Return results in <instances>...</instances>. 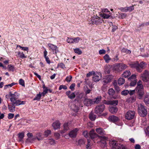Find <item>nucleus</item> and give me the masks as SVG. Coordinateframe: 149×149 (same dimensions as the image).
Instances as JSON below:
<instances>
[{
  "label": "nucleus",
  "instance_id": "nucleus-52",
  "mask_svg": "<svg viewBox=\"0 0 149 149\" xmlns=\"http://www.w3.org/2000/svg\"><path fill=\"white\" fill-rule=\"evenodd\" d=\"M58 67H59L63 69H64L65 68V65L62 63L58 64Z\"/></svg>",
  "mask_w": 149,
  "mask_h": 149
},
{
  "label": "nucleus",
  "instance_id": "nucleus-42",
  "mask_svg": "<svg viewBox=\"0 0 149 149\" xmlns=\"http://www.w3.org/2000/svg\"><path fill=\"white\" fill-rule=\"evenodd\" d=\"M24 136V133L22 132L18 134V137L20 138L19 141H21Z\"/></svg>",
  "mask_w": 149,
  "mask_h": 149
},
{
  "label": "nucleus",
  "instance_id": "nucleus-23",
  "mask_svg": "<svg viewBox=\"0 0 149 149\" xmlns=\"http://www.w3.org/2000/svg\"><path fill=\"white\" fill-rule=\"evenodd\" d=\"M96 131L98 134L102 135H104L105 134V132L103 129L101 128H98L96 129Z\"/></svg>",
  "mask_w": 149,
  "mask_h": 149
},
{
  "label": "nucleus",
  "instance_id": "nucleus-22",
  "mask_svg": "<svg viewBox=\"0 0 149 149\" xmlns=\"http://www.w3.org/2000/svg\"><path fill=\"white\" fill-rule=\"evenodd\" d=\"M60 123L59 121H56L53 123L52 126L55 130L59 128L60 127Z\"/></svg>",
  "mask_w": 149,
  "mask_h": 149
},
{
  "label": "nucleus",
  "instance_id": "nucleus-35",
  "mask_svg": "<svg viewBox=\"0 0 149 149\" xmlns=\"http://www.w3.org/2000/svg\"><path fill=\"white\" fill-rule=\"evenodd\" d=\"M137 82V80L136 79L131 80L130 83V85L132 86H134L136 84Z\"/></svg>",
  "mask_w": 149,
  "mask_h": 149
},
{
  "label": "nucleus",
  "instance_id": "nucleus-12",
  "mask_svg": "<svg viewBox=\"0 0 149 149\" xmlns=\"http://www.w3.org/2000/svg\"><path fill=\"white\" fill-rule=\"evenodd\" d=\"M141 75L142 79L144 81H147L149 79V72L146 70L141 74Z\"/></svg>",
  "mask_w": 149,
  "mask_h": 149
},
{
  "label": "nucleus",
  "instance_id": "nucleus-26",
  "mask_svg": "<svg viewBox=\"0 0 149 149\" xmlns=\"http://www.w3.org/2000/svg\"><path fill=\"white\" fill-rule=\"evenodd\" d=\"M131 74V72L129 70H126L125 71L123 74H122L123 77L125 78H127Z\"/></svg>",
  "mask_w": 149,
  "mask_h": 149
},
{
  "label": "nucleus",
  "instance_id": "nucleus-10",
  "mask_svg": "<svg viewBox=\"0 0 149 149\" xmlns=\"http://www.w3.org/2000/svg\"><path fill=\"white\" fill-rule=\"evenodd\" d=\"M107 138L105 136H101V139L100 141H98V143L102 148H104L107 146L106 141L107 140Z\"/></svg>",
  "mask_w": 149,
  "mask_h": 149
},
{
  "label": "nucleus",
  "instance_id": "nucleus-50",
  "mask_svg": "<svg viewBox=\"0 0 149 149\" xmlns=\"http://www.w3.org/2000/svg\"><path fill=\"white\" fill-rule=\"evenodd\" d=\"M136 75L135 74H132L130 77H129L128 78V79L129 80H131L132 79V80L134 79V80H135L134 79H136Z\"/></svg>",
  "mask_w": 149,
  "mask_h": 149
},
{
  "label": "nucleus",
  "instance_id": "nucleus-7",
  "mask_svg": "<svg viewBox=\"0 0 149 149\" xmlns=\"http://www.w3.org/2000/svg\"><path fill=\"white\" fill-rule=\"evenodd\" d=\"M105 108V105L104 104H100L95 107V112L97 114H100L103 111Z\"/></svg>",
  "mask_w": 149,
  "mask_h": 149
},
{
  "label": "nucleus",
  "instance_id": "nucleus-19",
  "mask_svg": "<svg viewBox=\"0 0 149 149\" xmlns=\"http://www.w3.org/2000/svg\"><path fill=\"white\" fill-rule=\"evenodd\" d=\"M102 97L98 96L97 97L92 99L93 104H98L99 103L101 100Z\"/></svg>",
  "mask_w": 149,
  "mask_h": 149
},
{
  "label": "nucleus",
  "instance_id": "nucleus-58",
  "mask_svg": "<svg viewBox=\"0 0 149 149\" xmlns=\"http://www.w3.org/2000/svg\"><path fill=\"white\" fill-rule=\"evenodd\" d=\"M14 116V115L13 113H10L8 114V118L9 119H11L13 118Z\"/></svg>",
  "mask_w": 149,
  "mask_h": 149
},
{
  "label": "nucleus",
  "instance_id": "nucleus-38",
  "mask_svg": "<svg viewBox=\"0 0 149 149\" xmlns=\"http://www.w3.org/2000/svg\"><path fill=\"white\" fill-rule=\"evenodd\" d=\"M134 10V7L132 6L130 7H126V12L127 11L131 12Z\"/></svg>",
  "mask_w": 149,
  "mask_h": 149
},
{
  "label": "nucleus",
  "instance_id": "nucleus-32",
  "mask_svg": "<svg viewBox=\"0 0 149 149\" xmlns=\"http://www.w3.org/2000/svg\"><path fill=\"white\" fill-rule=\"evenodd\" d=\"M85 143V141L82 139H81L78 141V145L81 146L83 145Z\"/></svg>",
  "mask_w": 149,
  "mask_h": 149
},
{
  "label": "nucleus",
  "instance_id": "nucleus-15",
  "mask_svg": "<svg viewBox=\"0 0 149 149\" xmlns=\"http://www.w3.org/2000/svg\"><path fill=\"white\" fill-rule=\"evenodd\" d=\"M48 45L50 49L52 50L54 54H56L59 51L56 46L50 43H49Z\"/></svg>",
  "mask_w": 149,
  "mask_h": 149
},
{
  "label": "nucleus",
  "instance_id": "nucleus-29",
  "mask_svg": "<svg viewBox=\"0 0 149 149\" xmlns=\"http://www.w3.org/2000/svg\"><path fill=\"white\" fill-rule=\"evenodd\" d=\"M104 71L107 74H110L111 71V68L109 66H105L104 68Z\"/></svg>",
  "mask_w": 149,
  "mask_h": 149
},
{
  "label": "nucleus",
  "instance_id": "nucleus-16",
  "mask_svg": "<svg viewBox=\"0 0 149 149\" xmlns=\"http://www.w3.org/2000/svg\"><path fill=\"white\" fill-rule=\"evenodd\" d=\"M84 103L85 105L87 106H89L92 104H93L92 99L88 98H86L84 99Z\"/></svg>",
  "mask_w": 149,
  "mask_h": 149
},
{
  "label": "nucleus",
  "instance_id": "nucleus-48",
  "mask_svg": "<svg viewBox=\"0 0 149 149\" xmlns=\"http://www.w3.org/2000/svg\"><path fill=\"white\" fill-rule=\"evenodd\" d=\"M95 72L94 71H92L91 72H90L88 73L87 74H86V77H89L93 75H94Z\"/></svg>",
  "mask_w": 149,
  "mask_h": 149
},
{
  "label": "nucleus",
  "instance_id": "nucleus-17",
  "mask_svg": "<svg viewBox=\"0 0 149 149\" xmlns=\"http://www.w3.org/2000/svg\"><path fill=\"white\" fill-rule=\"evenodd\" d=\"M136 97L135 95H132L126 99V102L128 103H132L135 102L136 100Z\"/></svg>",
  "mask_w": 149,
  "mask_h": 149
},
{
  "label": "nucleus",
  "instance_id": "nucleus-28",
  "mask_svg": "<svg viewBox=\"0 0 149 149\" xmlns=\"http://www.w3.org/2000/svg\"><path fill=\"white\" fill-rule=\"evenodd\" d=\"M104 59L107 63H108L109 61L111 60V58L109 57V55L107 54H105L103 57Z\"/></svg>",
  "mask_w": 149,
  "mask_h": 149
},
{
  "label": "nucleus",
  "instance_id": "nucleus-54",
  "mask_svg": "<svg viewBox=\"0 0 149 149\" xmlns=\"http://www.w3.org/2000/svg\"><path fill=\"white\" fill-rule=\"evenodd\" d=\"M48 142L51 145L55 143V141L53 139H50L48 140Z\"/></svg>",
  "mask_w": 149,
  "mask_h": 149
},
{
  "label": "nucleus",
  "instance_id": "nucleus-13",
  "mask_svg": "<svg viewBox=\"0 0 149 149\" xmlns=\"http://www.w3.org/2000/svg\"><path fill=\"white\" fill-rule=\"evenodd\" d=\"M102 77V74L100 73H95L93 77V80L95 82L98 81Z\"/></svg>",
  "mask_w": 149,
  "mask_h": 149
},
{
  "label": "nucleus",
  "instance_id": "nucleus-8",
  "mask_svg": "<svg viewBox=\"0 0 149 149\" xmlns=\"http://www.w3.org/2000/svg\"><path fill=\"white\" fill-rule=\"evenodd\" d=\"M91 21L92 24L98 25L102 23L103 21L102 18L96 16L92 17Z\"/></svg>",
  "mask_w": 149,
  "mask_h": 149
},
{
  "label": "nucleus",
  "instance_id": "nucleus-43",
  "mask_svg": "<svg viewBox=\"0 0 149 149\" xmlns=\"http://www.w3.org/2000/svg\"><path fill=\"white\" fill-rule=\"evenodd\" d=\"M75 97V92H73L71 93L68 96V97L71 99H74Z\"/></svg>",
  "mask_w": 149,
  "mask_h": 149
},
{
  "label": "nucleus",
  "instance_id": "nucleus-2",
  "mask_svg": "<svg viewBox=\"0 0 149 149\" xmlns=\"http://www.w3.org/2000/svg\"><path fill=\"white\" fill-rule=\"evenodd\" d=\"M109 145L112 149H129L124 145H120L116 141H110Z\"/></svg>",
  "mask_w": 149,
  "mask_h": 149
},
{
  "label": "nucleus",
  "instance_id": "nucleus-6",
  "mask_svg": "<svg viewBox=\"0 0 149 149\" xmlns=\"http://www.w3.org/2000/svg\"><path fill=\"white\" fill-rule=\"evenodd\" d=\"M127 67V66L125 64L118 63L116 64L114 68L115 70L119 72L126 69Z\"/></svg>",
  "mask_w": 149,
  "mask_h": 149
},
{
  "label": "nucleus",
  "instance_id": "nucleus-44",
  "mask_svg": "<svg viewBox=\"0 0 149 149\" xmlns=\"http://www.w3.org/2000/svg\"><path fill=\"white\" fill-rule=\"evenodd\" d=\"M8 69L10 70L13 71L15 69L13 66L11 65H8L7 66Z\"/></svg>",
  "mask_w": 149,
  "mask_h": 149
},
{
  "label": "nucleus",
  "instance_id": "nucleus-49",
  "mask_svg": "<svg viewBox=\"0 0 149 149\" xmlns=\"http://www.w3.org/2000/svg\"><path fill=\"white\" fill-rule=\"evenodd\" d=\"M135 90H136V89L134 90H130L129 91V93L130 95L131 96L134 95L135 93Z\"/></svg>",
  "mask_w": 149,
  "mask_h": 149
},
{
  "label": "nucleus",
  "instance_id": "nucleus-1",
  "mask_svg": "<svg viewBox=\"0 0 149 149\" xmlns=\"http://www.w3.org/2000/svg\"><path fill=\"white\" fill-rule=\"evenodd\" d=\"M19 94L17 92L12 93L11 97L10 98L11 102L16 106H19L21 104H24L25 102L18 100L19 98Z\"/></svg>",
  "mask_w": 149,
  "mask_h": 149
},
{
  "label": "nucleus",
  "instance_id": "nucleus-41",
  "mask_svg": "<svg viewBox=\"0 0 149 149\" xmlns=\"http://www.w3.org/2000/svg\"><path fill=\"white\" fill-rule=\"evenodd\" d=\"M121 52H122L125 53H126L130 54L131 53V52L130 50H128L125 48H123L122 49Z\"/></svg>",
  "mask_w": 149,
  "mask_h": 149
},
{
  "label": "nucleus",
  "instance_id": "nucleus-3",
  "mask_svg": "<svg viewBox=\"0 0 149 149\" xmlns=\"http://www.w3.org/2000/svg\"><path fill=\"white\" fill-rule=\"evenodd\" d=\"M147 64L146 63L142 62L139 63L137 62L132 65V67L136 68V71L139 72H141L146 67Z\"/></svg>",
  "mask_w": 149,
  "mask_h": 149
},
{
  "label": "nucleus",
  "instance_id": "nucleus-14",
  "mask_svg": "<svg viewBox=\"0 0 149 149\" xmlns=\"http://www.w3.org/2000/svg\"><path fill=\"white\" fill-rule=\"evenodd\" d=\"M89 135L91 139L93 140L99 137L98 135L95 132V130H92L90 132Z\"/></svg>",
  "mask_w": 149,
  "mask_h": 149
},
{
  "label": "nucleus",
  "instance_id": "nucleus-18",
  "mask_svg": "<svg viewBox=\"0 0 149 149\" xmlns=\"http://www.w3.org/2000/svg\"><path fill=\"white\" fill-rule=\"evenodd\" d=\"M78 131V130L77 128H75L71 131L69 133V136L71 138L75 137L77 135V132Z\"/></svg>",
  "mask_w": 149,
  "mask_h": 149
},
{
  "label": "nucleus",
  "instance_id": "nucleus-27",
  "mask_svg": "<svg viewBox=\"0 0 149 149\" xmlns=\"http://www.w3.org/2000/svg\"><path fill=\"white\" fill-rule=\"evenodd\" d=\"M89 117L90 119L92 121H94L96 118V115L91 112L89 114Z\"/></svg>",
  "mask_w": 149,
  "mask_h": 149
},
{
  "label": "nucleus",
  "instance_id": "nucleus-61",
  "mask_svg": "<svg viewBox=\"0 0 149 149\" xmlns=\"http://www.w3.org/2000/svg\"><path fill=\"white\" fill-rule=\"evenodd\" d=\"M110 17V15H107L104 13L102 14V17L104 18H108Z\"/></svg>",
  "mask_w": 149,
  "mask_h": 149
},
{
  "label": "nucleus",
  "instance_id": "nucleus-64",
  "mask_svg": "<svg viewBox=\"0 0 149 149\" xmlns=\"http://www.w3.org/2000/svg\"><path fill=\"white\" fill-rule=\"evenodd\" d=\"M145 132L146 134L149 135V127H148L146 128L145 130Z\"/></svg>",
  "mask_w": 149,
  "mask_h": 149
},
{
  "label": "nucleus",
  "instance_id": "nucleus-47",
  "mask_svg": "<svg viewBox=\"0 0 149 149\" xmlns=\"http://www.w3.org/2000/svg\"><path fill=\"white\" fill-rule=\"evenodd\" d=\"M19 84L21 85L22 86H24L25 84L24 80L22 79H20L19 80Z\"/></svg>",
  "mask_w": 149,
  "mask_h": 149
},
{
  "label": "nucleus",
  "instance_id": "nucleus-62",
  "mask_svg": "<svg viewBox=\"0 0 149 149\" xmlns=\"http://www.w3.org/2000/svg\"><path fill=\"white\" fill-rule=\"evenodd\" d=\"M35 138L32 139L31 138H27L26 141V142H32L35 139Z\"/></svg>",
  "mask_w": 149,
  "mask_h": 149
},
{
  "label": "nucleus",
  "instance_id": "nucleus-21",
  "mask_svg": "<svg viewBox=\"0 0 149 149\" xmlns=\"http://www.w3.org/2000/svg\"><path fill=\"white\" fill-rule=\"evenodd\" d=\"M14 104H15L12 103L11 104L8 105V109L11 112H13L15 111V107Z\"/></svg>",
  "mask_w": 149,
  "mask_h": 149
},
{
  "label": "nucleus",
  "instance_id": "nucleus-33",
  "mask_svg": "<svg viewBox=\"0 0 149 149\" xmlns=\"http://www.w3.org/2000/svg\"><path fill=\"white\" fill-rule=\"evenodd\" d=\"M74 52L80 55L82 53V52L80 49L78 48H76L74 49Z\"/></svg>",
  "mask_w": 149,
  "mask_h": 149
},
{
  "label": "nucleus",
  "instance_id": "nucleus-37",
  "mask_svg": "<svg viewBox=\"0 0 149 149\" xmlns=\"http://www.w3.org/2000/svg\"><path fill=\"white\" fill-rule=\"evenodd\" d=\"M129 93V91L127 90H125L123 91L121 93L122 95L126 96L128 95Z\"/></svg>",
  "mask_w": 149,
  "mask_h": 149
},
{
  "label": "nucleus",
  "instance_id": "nucleus-30",
  "mask_svg": "<svg viewBox=\"0 0 149 149\" xmlns=\"http://www.w3.org/2000/svg\"><path fill=\"white\" fill-rule=\"evenodd\" d=\"M109 105L116 106L118 105V100H109Z\"/></svg>",
  "mask_w": 149,
  "mask_h": 149
},
{
  "label": "nucleus",
  "instance_id": "nucleus-60",
  "mask_svg": "<svg viewBox=\"0 0 149 149\" xmlns=\"http://www.w3.org/2000/svg\"><path fill=\"white\" fill-rule=\"evenodd\" d=\"M14 85H15V83H12L10 84L6 85L5 86L4 88L6 89L8 86L11 87Z\"/></svg>",
  "mask_w": 149,
  "mask_h": 149
},
{
  "label": "nucleus",
  "instance_id": "nucleus-45",
  "mask_svg": "<svg viewBox=\"0 0 149 149\" xmlns=\"http://www.w3.org/2000/svg\"><path fill=\"white\" fill-rule=\"evenodd\" d=\"M72 77L71 75H69L65 79V80L68 82H70L72 79Z\"/></svg>",
  "mask_w": 149,
  "mask_h": 149
},
{
  "label": "nucleus",
  "instance_id": "nucleus-31",
  "mask_svg": "<svg viewBox=\"0 0 149 149\" xmlns=\"http://www.w3.org/2000/svg\"><path fill=\"white\" fill-rule=\"evenodd\" d=\"M125 82V80L124 79L120 78L118 81V84L119 85H121Z\"/></svg>",
  "mask_w": 149,
  "mask_h": 149
},
{
  "label": "nucleus",
  "instance_id": "nucleus-36",
  "mask_svg": "<svg viewBox=\"0 0 149 149\" xmlns=\"http://www.w3.org/2000/svg\"><path fill=\"white\" fill-rule=\"evenodd\" d=\"M41 95L40 93H39V94H37L36 96L33 99V100H37L38 101L40 100Z\"/></svg>",
  "mask_w": 149,
  "mask_h": 149
},
{
  "label": "nucleus",
  "instance_id": "nucleus-9",
  "mask_svg": "<svg viewBox=\"0 0 149 149\" xmlns=\"http://www.w3.org/2000/svg\"><path fill=\"white\" fill-rule=\"evenodd\" d=\"M135 114V111L130 110L127 111L125 114V118L128 120H130L133 118Z\"/></svg>",
  "mask_w": 149,
  "mask_h": 149
},
{
  "label": "nucleus",
  "instance_id": "nucleus-40",
  "mask_svg": "<svg viewBox=\"0 0 149 149\" xmlns=\"http://www.w3.org/2000/svg\"><path fill=\"white\" fill-rule=\"evenodd\" d=\"M64 130L66 131L68 130L69 128L68 127V123H65L63 125Z\"/></svg>",
  "mask_w": 149,
  "mask_h": 149
},
{
  "label": "nucleus",
  "instance_id": "nucleus-53",
  "mask_svg": "<svg viewBox=\"0 0 149 149\" xmlns=\"http://www.w3.org/2000/svg\"><path fill=\"white\" fill-rule=\"evenodd\" d=\"M41 134L40 133H38L37 134V136L36 137V138L38 139V140H40L42 139V138L41 137ZM36 139V138H35Z\"/></svg>",
  "mask_w": 149,
  "mask_h": 149
},
{
  "label": "nucleus",
  "instance_id": "nucleus-34",
  "mask_svg": "<svg viewBox=\"0 0 149 149\" xmlns=\"http://www.w3.org/2000/svg\"><path fill=\"white\" fill-rule=\"evenodd\" d=\"M115 91L112 88L109 89L108 90V93L109 95H113L115 93Z\"/></svg>",
  "mask_w": 149,
  "mask_h": 149
},
{
  "label": "nucleus",
  "instance_id": "nucleus-5",
  "mask_svg": "<svg viewBox=\"0 0 149 149\" xmlns=\"http://www.w3.org/2000/svg\"><path fill=\"white\" fill-rule=\"evenodd\" d=\"M136 90L137 91V98L139 99H142L144 94L143 85L138 86H136Z\"/></svg>",
  "mask_w": 149,
  "mask_h": 149
},
{
  "label": "nucleus",
  "instance_id": "nucleus-55",
  "mask_svg": "<svg viewBox=\"0 0 149 149\" xmlns=\"http://www.w3.org/2000/svg\"><path fill=\"white\" fill-rule=\"evenodd\" d=\"M67 87L65 85H61L59 87V90H61L63 88L64 89H67Z\"/></svg>",
  "mask_w": 149,
  "mask_h": 149
},
{
  "label": "nucleus",
  "instance_id": "nucleus-57",
  "mask_svg": "<svg viewBox=\"0 0 149 149\" xmlns=\"http://www.w3.org/2000/svg\"><path fill=\"white\" fill-rule=\"evenodd\" d=\"M83 134L85 137H87L88 136L89 134L87 131H85L83 132Z\"/></svg>",
  "mask_w": 149,
  "mask_h": 149
},
{
  "label": "nucleus",
  "instance_id": "nucleus-59",
  "mask_svg": "<svg viewBox=\"0 0 149 149\" xmlns=\"http://www.w3.org/2000/svg\"><path fill=\"white\" fill-rule=\"evenodd\" d=\"M48 89L47 88H46V89H45L43 92L41 94V95H42L43 96H44L45 95L47 92Z\"/></svg>",
  "mask_w": 149,
  "mask_h": 149
},
{
  "label": "nucleus",
  "instance_id": "nucleus-11",
  "mask_svg": "<svg viewBox=\"0 0 149 149\" xmlns=\"http://www.w3.org/2000/svg\"><path fill=\"white\" fill-rule=\"evenodd\" d=\"M113 77L112 75H109L106 76L105 78L102 81L103 85L105 86L107 84L110 82L113 78Z\"/></svg>",
  "mask_w": 149,
  "mask_h": 149
},
{
  "label": "nucleus",
  "instance_id": "nucleus-46",
  "mask_svg": "<svg viewBox=\"0 0 149 149\" xmlns=\"http://www.w3.org/2000/svg\"><path fill=\"white\" fill-rule=\"evenodd\" d=\"M80 39L79 37H77L74 39L73 38V43H76L78 42L79 41Z\"/></svg>",
  "mask_w": 149,
  "mask_h": 149
},
{
  "label": "nucleus",
  "instance_id": "nucleus-63",
  "mask_svg": "<svg viewBox=\"0 0 149 149\" xmlns=\"http://www.w3.org/2000/svg\"><path fill=\"white\" fill-rule=\"evenodd\" d=\"M54 136L56 139H58L60 138V135L59 133H54Z\"/></svg>",
  "mask_w": 149,
  "mask_h": 149
},
{
  "label": "nucleus",
  "instance_id": "nucleus-39",
  "mask_svg": "<svg viewBox=\"0 0 149 149\" xmlns=\"http://www.w3.org/2000/svg\"><path fill=\"white\" fill-rule=\"evenodd\" d=\"M51 133V132L50 130H47L44 132V135L45 137H47Z\"/></svg>",
  "mask_w": 149,
  "mask_h": 149
},
{
  "label": "nucleus",
  "instance_id": "nucleus-4",
  "mask_svg": "<svg viewBox=\"0 0 149 149\" xmlns=\"http://www.w3.org/2000/svg\"><path fill=\"white\" fill-rule=\"evenodd\" d=\"M138 110L139 114L141 116L144 117L147 114L146 107L141 104H138Z\"/></svg>",
  "mask_w": 149,
  "mask_h": 149
},
{
  "label": "nucleus",
  "instance_id": "nucleus-25",
  "mask_svg": "<svg viewBox=\"0 0 149 149\" xmlns=\"http://www.w3.org/2000/svg\"><path fill=\"white\" fill-rule=\"evenodd\" d=\"M47 52L45 49L44 52V56L47 63L48 64H50V61L49 60V58L47 56Z\"/></svg>",
  "mask_w": 149,
  "mask_h": 149
},
{
  "label": "nucleus",
  "instance_id": "nucleus-56",
  "mask_svg": "<svg viewBox=\"0 0 149 149\" xmlns=\"http://www.w3.org/2000/svg\"><path fill=\"white\" fill-rule=\"evenodd\" d=\"M75 86V84L74 83L72 84L70 86V88L71 89L72 91H73L74 89Z\"/></svg>",
  "mask_w": 149,
  "mask_h": 149
},
{
  "label": "nucleus",
  "instance_id": "nucleus-51",
  "mask_svg": "<svg viewBox=\"0 0 149 149\" xmlns=\"http://www.w3.org/2000/svg\"><path fill=\"white\" fill-rule=\"evenodd\" d=\"M127 16V14L126 13H121L120 17L121 19H123L125 18Z\"/></svg>",
  "mask_w": 149,
  "mask_h": 149
},
{
  "label": "nucleus",
  "instance_id": "nucleus-24",
  "mask_svg": "<svg viewBox=\"0 0 149 149\" xmlns=\"http://www.w3.org/2000/svg\"><path fill=\"white\" fill-rule=\"evenodd\" d=\"M109 111L112 113H116L118 111V109L116 107H111L109 108Z\"/></svg>",
  "mask_w": 149,
  "mask_h": 149
},
{
  "label": "nucleus",
  "instance_id": "nucleus-20",
  "mask_svg": "<svg viewBox=\"0 0 149 149\" xmlns=\"http://www.w3.org/2000/svg\"><path fill=\"white\" fill-rule=\"evenodd\" d=\"M108 119L109 121L114 122L117 121L118 118V117L116 116L112 115L109 116Z\"/></svg>",
  "mask_w": 149,
  "mask_h": 149
}]
</instances>
